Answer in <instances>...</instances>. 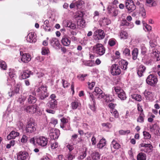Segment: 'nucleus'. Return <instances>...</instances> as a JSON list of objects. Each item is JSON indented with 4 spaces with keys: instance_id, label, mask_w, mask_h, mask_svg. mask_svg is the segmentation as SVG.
<instances>
[{
    "instance_id": "6ab92c4d",
    "label": "nucleus",
    "mask_w": 160,
    "mask_h": 160,
    "mask_svg": "<svg viewBox=\"0 0 160 160\" xmlns=\"http://www.w3.org/2000/svg\"><path fill=\"white\" fill-rule=\"evenodd\" d=\"M38 108V107L37 105H34L27 107L25 110L27 112L34 113L37 111Z\"/></svg>"
},
{
    "instance_id": "e2e57ef3",
    "label": "nucleus",
    "mask_w": 160,
    "mask_h": 160,
    "mask_svg": "<svg viewBox=\"0 0 160 160\" xmlns=\"http://www.w3.org/2000/svg\"><path fill=\"white\" fill-rule=\"evenodd\" d=\"M102 125L108 128H110L111 126V124L109 123H103L102 124Z\"/></svg>"
},
{
    "instance_id": "09e8293b",
    "label": "nucleus",
    "mask_w": 160,
    "mask_h": 160,
    "mask_svg": "<svg viewBox=\"0 0 160 160\" xmlns=\"http://www.w3.org/2000/svg\"><path fill=\"white\" fill-rule=\"evenodd\" d=\"M85 64L87 66L92 67L94 65V61L92 60H89L87 61Z\"/></svg>"
},
{
    "instance_id": "f704fd0d",
    "label": "nucleus",
    "mask_w": 160,
    "mask_h": 160,
    "mask_svg": "<svg viewBox=\"0 0 160 160\" xmlns=\"http://www.w3.org/2000/svg\"><path fill=\"white\" fill-rule=\"evenodd\" d=\"M120 36L121 39H126L128 37V35L126 31H122L120 33Z\"/></svg>"
},
{
    "instance_id": "b1692460",
    "label": "nucleus",
    "mask_w": 160,
    "mask_h": 160,
    "mask_svg": "<svg viewBox=\"0 0 160 160\" xmlns=\"http://www.w3.org/2000/svg\"><path fill=\"white\" fill-rule=\"evenodd\" d=\"M19 133L18 132H15L14 131H12L7 137V138L8 140L12 139H14L16 137L18 136Z\"/></svg>"
},
{
    "instance_id": "0eeeda50",
    "label": "nucleus",
    "mask_w": 160,
    "mask_h": 160,
    "mask_svg": "<svg viewBox=\"0 0 160 160\" xmlns=\"http://www.w3.org/2000/svg\"><path fill=\"white\" fill-rule=\"evenodd\" d=\"M114 90L116 93L118 95V98L121 100H124L126 99V94L121 88L118 87H115Z\"/></svg>"
},
{
    "instance_id": "393cba45",
    "label": "nucleus",
    "mask_w": 160,
    "mask_h": 160,
    "mask_svg": "<svg viewBox=\"0 0 160 160\" xmlns=\"http://www.w3.org/2000/svg\"><path fill=\"white\" fill-rule=\"evenodd\" d=\"M31 72L28 70H24L21 74V78L22 79H26L30 77Z\"/></svg>"
},
{
    "instance_id": "bb28decb",
    "label": "nucleus",
    "mask_w": 160,
    "mask_h": 160,
    "mask_svg": "<svg viewBox=\"0 0 160 160\" xmlns=\"http://www.w3.org/2000/svg\"><path fill=\"white\" fill-rule=\"evenodd\" d=\"M152 56L154 57L155 59L157 61H159L160 60V57L158 53V51L156 49H152Z\"/></svg>"
},
{
    "instance_id": "7c9ffc66",
    "label": "nucleus",
    "mask_w": 160,
    "mask_h": 160,
    "mask_svg": "<svg viewBox=\"0 0 160 160\" xmlns=\"http://www.w3.org/2000/svg\"><path fill=\"white\" fill-rule=\"evenodd\" d=\"M72 108L73 110L76 109L81 105L80 103L78 101H75L71 103Z\"/></svg>"
},
{
    "instance_id": "774afa93",
    "label": "nucleus",
    "mask_w": 160,
    "mask_h": 160,
    "mask_svg": "<svg viewBox=\"0 0 160 160\" xmlns=\"http://www.w3.org/2000/svg\"><path fill=\"white\" fill-rule=\"evenodd\" d=\"M91 141L92 142V145H95L97 142L96 138L94 136L92 137L91 139Z\"/></svg>"
},
{
    "instance_id": "de8ad7c7",
    "label": "nucleus",
    "mask_w": 160,
    "mask_h": 160,
    "mask_svg": "<svg viewBox=\"0 0 160 160\" xmlns=\"http://www.w3.org/2000/svg\"><path fill=\"white\" fill-rule=\"evenodd\" d=\"M28 138L27 136L24 134L22 135V138L21 139V141L23 143H25L28 141Z\"/></svg>"
},
{
    "instance_id": "69168bd1",
    "label": "nucleus",
    "mask_w": 160,
    "mask_h": 160,
    "mask_svg": "<svg viewBox=\"0 0 160 160\" xmlns=\"http://www.w3.org/2000/svg\"><path fill=\"white\" fill-rule=\"evenodd\" d=\"M61 122H62V123L65 124L67 123L68 122V120L67 119L63 118H62L61 119Z\"/></svg>"
},
{
    "instance_id": "bf43d9fd",
    "label": "nucleus",
    "mask_w": 160,
    "mask_h": 160,
    "mask_svg": "<svg viewBox=\"0 0 160 160\" xmlns=\"http://www.w3.org/2000/svg\"><path fill=\"white\" fill-rule=\"evenodd\" d=\"M67 157L68 160H72L75 158V156L70 153L68 154Z\"/></svg>"
},
{
    "instance_id": "4468645a",
    "label": "nucleus",
    "mask_w": 160,
    "mask_h": 160,
    "mask_svg": "<svg viewBox=\"0 0 160 160\" xmlns=\"http://www.w3.org/2000/svg\"><path fill=\"white\" fill-rule=\"evenodd\" d=\"M59 135V132L58 130L52 128L50 130L49 136L51 139H57Z\"/></svg>"
},
{
    "instance_id": "0e129e2a",
    "label": "nucleus",
    "mask_w": 160,
    "mask_h": 160,
    "mask_svg": "<svg viewBox=\"0 0 160 160\" xmlns=\"http://www.w3.org/2000/svg\"><path fill=\"white\" fill-rule=\"evenodd\" d=\"M62 82H63V85L64 88H67V87L69 85V83L67 82V81H65L64 80H62Z\"/></svg>"
},
{
    "instance_id": "4c0bfd02",
    "label": "nucleus",
    "mask_w": 160,
    "mask_h": 160,
    "mask_svg": "<svg viewBox=\"0 0 160 160\" xmlns=\"http://www.w3.org/2000/svg\"><path fill=\"white\" fill-rule=\"evenodd\" d=\"M131 97L132 98L138 102H140L142 100V97L140 95L134 94L131 95Z\"/></svg>"
},
{
    "instance_id": "1a4fd4ad",
    "label": "nucleus",
    "mask_w": 160,
    "mask_h": 160,
    "mask_svg": "<svg viewBox=\"0 0 160 160\" xmlns=\"http://www.w3.org/2000/svg\"><path fill=\"white\" fill-rule=\"evenodd\" d=\"M146 81L148 84L151 86H154L157 83L158 79L153 75L150 74L148 76Z\"/></svg>"
},
{
    "instance_id": "9d476101",
    "label": "nucleus",
    "mask_w": 160,
    "mask_h": 160,
    "mask_svg": "<svg viewBox=\"0 0 160 160\" xmlns=\"http://www.w3.org/2000/svg\"><path fill=\"white\" fill-rule=\"evenodd\" d=\"M121 70L119 66L116 64H113L111 67V72L113 75H118L121 73Z\"/></svg>"
},
{
    "instance_id": "2f4dec72",
    "label": "nucleus",
    "mask_w": 160,
    "mask_h": 160,
    "mask_svg": "<svg viewBox=\"0 0 160 160\" xmlns=\"http://www.w3.org/2000/svg\"><path fill=\"white\" fill-rule=\"evenodd\" d=\"M139 13L143 18H145L146 16V12L143 7V5H140Z\"/></svg>"
},
{
    "instance_id": "a18cd8bd",
    "label": "nucleus",
    "mask_w": 160,
    "mask_h": 160,
    "mask_svg": "<svg viewBox=\"0 0 160 160\" xmlns=\"http://www.w3.org/2000/svg\"><path fill=\"white\" fill-rule=\"evenodd\" d=\"M75 6L77 8H79L84 3V2L81 0H79L75 2Z\"/></svg>"
},
{
    "instance_id": "f8f14e48",
    "label": "nucleus",
    "mask_w": 160,
    "mask_h": 160,
    "mask_svg": "<svg viewBox=\"0 0 160 160\" xmlns=\"http://www.w3.org/2000/svg\"><path fill=\"white\" fill-rule=\"evenodd\" d=\"M20 55L21 56V60L24 63H27L30 61L31 59L30 55L27 53H23L22 52H20Z\"/></svg>"
},
{
    "instance_id": "c9c22d12",
    "label": "nucleus",
    "mask_w": 160,
    "mask_h": 160,
    "mask_svg": "<svg viewBox=\"0 0 160 160\" xmlns=\"http://www.w3.org/2000/svg\"><path fill=\"white\" fill-rule=\"evenodd\" d=\"M37 101L36 98L31 95H30L28 98V102L30 103H35Z\"/></svg>"
},
{
    "instance_id": "7ed1b4c3",
    "label": "nucleus",
    "mask_w": 160,
    "mask_h": 160,
    "mask_svg": "<svg viewBox=\"0 0 160 160\" xmlns=\"http://www.w3.org/2000/svg\"><path fill=\"white\" fill-rule=\"evenodd\" d=\"M36 92L39 93L40 98L42 100L44 99L49 95V93L47 92V87L46 86L42 85L40 87L37 89Z\"/></svg>"
},
{
    "instance_id": "f03ea898",
    "label": "nucleus",
    "mask_w": 160,
    "mask_h": 160,
    "mask_svg": "<svg viewBox=\"0 0 160 160\" xmlns=\"http://www.w3.org/2000/svg\"><path fill=\"white\" fill-rule=\"evenodd\" d=\"M93 93V94L97 96L98 99H100L103 98L106 99V101L107 102L112 101L114 100V99L112 100H108L109 97H107V96L103 92L102 90L98 87L95 88Z\"/></svg>"
},
{
    "instance_id": "8fccbe9b",
    "label": "nucleus",
    "mask_w": 160,
    "mask_h": 160,
    "mask_svg": "<svg viewBox=\"0 0 160 160\" xmlns=\"http://www.w3.org/2000/svg\"><path fill=\"white\" fill-rule=\"evenodd\" d=\"M143 135L146 139H150L151 138V135L148 132L144 131L143 132Z\"/></svg>"
},
{
    "instance_id": "ddd939ff",
    "label": "nucleus",
    "mask_w": 160,
    "mask_h": 160,
    "mask_svg": "<svg viewBox=\"0 0 160 160\" xmlns=\"http://www.w3.org/2000/svg\"><path fill=\"white\" fill-rule=\"evenodd\" d=\"M89 99L91 102H92V104L89 105V108L93 112H94L96 111V102L95 99L94 98L93 95L90 92H88Z\"/></svg>"
},
{
    "instance_id": "603ef678",
    "label": "nucleus",
    "mask_w": 160,
    "mask_h": 160,
    "mask_svg": "<svg viewBox=\"0 0 160 160\" xmlns=\"http://www.w3.org/2000/svg\"><path fill=\"white\" fill-rule=\"evenodd\" d=\"M9 76L12 81L14 82L15 81V79L16 78V75L10 72L9 74Z\"/></svg>"
},
{
    "instance_id": "a211bd4d",
    "label": "nucleus",
    "mask_w": 160,
    "mask_h": 160,
    "mask_svg": "<svg viewBox=\"0 0 160 160\" xmlns=\"http://www.w3.org/2000/svg\"><path fill=\"white\" fill-rule=\"evenodd\" d=\"M63 23L65 27H68L72 29L76 28V24L71 21L65 20L63 22Z\"/></svg>"
},
{
    "instance_id": "3c124183",
    "label": "nucleus",
    "mask_w": 160,
    "mask_h": 160,
    "mask_svg": "<svg viewBox=\"0 0 160 160\" xmlns=\"http://www.w3.org/2000/svg\"><path fill=\"white\" fill-rule=\"evenodd\" d=\"M130 132V131L129 130H121L119 131V134L121 135H124L126 133H129Z\"/></svg>"
},
{
    "instance_id": "6e6552de",
    "label": "nucleus",
    "mask_w": 160,
    "mask_h": 160,
    "mask_svg": "<svg viewBox=\"0 0 160 160\" xmlns=\"http://www.w3.org/2000/svg\"><path fill=\"white\" fill-rule=\"evenodd\" d=\"M36 130L35 124L34 122L29 121L28 122L26 125L25 130L27 133H30L34 132Z\"/></svg>"
},
{
    "instance_id": "412c9836",
    "label": "nucleus",
    "mask_w": 160,
    "mask_h": 160,
    "mask_svg": "<svg viewBox=\"0 0 160 160\" xmlns=\"http://www.w3.org/2000/svg\"><path fill=\"white\" fill-rule=\"evenodd\" d=\"M20 84H18L14 87V89L11 92H8L9 96L10 97H11L14 95L15 94H17L19 93L20 89Z\"/></svg>"
},
{
    "instance_id": "49530a36",
    "label": "nucleus",
    "mask_w": 160,
    "mask_h": 160,
    "mask_svg": "<svg viewBox=\"0 0 160 160\" xmlns=\"http://www.w3.org/2000/svg\"><path fill=\"white\" fill-rule=\"evenodd\" d=\"M144 117L143 114H140L139 116L137 119V121L139 122H142L144 121Z\"/></svg>"
},
{
    "instance_id": "6e6d98bb",
    "label": "nucleus",
    "mask_w": 160,
    "mask_h": 160,
    "mask_svg": "<svg viewBox=\"0 0 160 160\" xmlns=\"http://www.w3.org/2000/svg\"><path fill=\"white\" fill-rule=\"evenodd\" d=\"M50 123L55 126L58 123V120L54 118H52Z\"/></svg>"
},
{
    "instance_id": "f3484780",
    "label": "nucleus",
    "mask_w": 160,
    "mask_h": 160,
    "mask_svg": "<svg viewBox=\"0 0 160 160\" xmlns=\"http://www.w3.org/2000/svg\"><path fill=\"white\" fill-rule=\"evenodd\" d=\"M140 146L141 147L145 148L144 149H142L141 150L146 152H150L153 148L152 146L150 143H141L140 144Z\"/></svg>"
},
{
    "instance_id": "37998d69",
    "label": "nucleus",
    "mask_w": 160,
    "mask_h": 160,
    "mask_svg": "<svg viewBox=\"0 0 160 160\" xmlns=\"http://www.w3.org/2000/svg\"><path fill=\"white\" fill-rule=\"evenodd\" d=\"M123 53L126 56H130V50L128 48H125L123 50Z\"/></svg>"
},
{
    "instance_id": "13d9d810",
    "label": "nucleus",
    "mask_w": 160,
    "mask_h": 160,
    "mask_svg": "<svg viewBox=\"0 0 160 160\" xmlns=\"http://www.w3.org/2000/svg\"><path fill=\"white\" fill-rule=\"evenodd\" d=\"M108 43L111 46H112L115 44V41L113 39H110Z\"/></svg>"
},
{
    "instance_id": "9b49d317",
    "label": "nucleus",
    "mask_w": 160,
    "mask_h": 160,
    "mask_svg": "<svg viewBox=\"0 0 160 160\" xmlns=\"http://www.w3.org/2000/svg\"><path fill=\"white\" fill-rule=\"evenodd\" d=\"M125 7L128 11L132 12L136 9V7L132 0H127L126 2Z\"/></svg>"
},
{
    "instance_id": "79ce46f5",
    "label": "nucleus",
    "mask_w": 160,
    "mask_h": 160,
    "mask_svg": "<svg viewBox=\"0 0 160 160\" xmlns=\"http://www.w3.org/2000/svg\"><path fill=\"white\" fill-rule=\"evenodd\" d=\"M100 155L99 152H95L93 153L92 158L93 160H98L100 158Z\"/></svg>"
},
{
    "instance_id": "aec40b11",
    "label": "nucleus",
    "mask_w": 160,
    "mask_h": 160,
    "mask_svg": "<svg viewBox=\"0 0 160 160\" xmlns=\"http://www.w3.org/2000/svg\"><path fill=\"white\" fill-rule=\"evenodd\" d=\"M51 45L54 48L60 47V44L58 39L56 38H53L50 40Z\"/></svg>"
},
{
    "instance_id": "4be33fe9",
    "label": "nucleus",
    "mask_w": 160,
    "mask_h": 160,
    "mask_svg": "<svg viewBox=\"0 0 160 160\" xmlns=\"http://www.w3.org/2000/svg\"><path fill=\"white\" fill-rule=\"evenodd\" d=\"M111 22V20L108 18H101L99 21V24L101 26L108 25Z\"/></svg>"
},
{
    "instance_id": "c03bdc74",
    "label": "nucleus",
    "mask_w": 160,
    "mask_h": 160,
    "mask_svg": "<svg viewBox=\"0 0 160 160\" xmlns=\"http://www.w3.org/2000/svg\"><path fill=\"white\" fill-rule=\"evenodd\" d=\"M49 52L48 49L47 48L42 47V53L43 55H46Z\"/></svg>"
},
{
    "instance_id": "a878e982",
    "label": "nucleus",
    "mask_w": 160,
    "mask_h": 160,
    "mask_svg": "<svg viewBox=\"0 0 160 160\" xmlns=\"http://www.w3.org/2000/svg\"><path fill=\"white\" fill-rule=\"evenodd\" d=\"M146 69V67L143 65H141L140 66L138 69L137 72V73L139 76L141 77L142 76V73L145 72Z\"/></svg>"
},
{
    "instance_id": "cd10ccee",
    "label": "nucleus",
    "mask_w": 160,
    "mask_h": 160,
    "mask_svg": "<svg viewBox=\"0 0 160 160\" xmlns=\"http://www.w3.org/2000/svg\"><path fill=\"white\" fill-rule=\"evenodd\" d=\"M128 62L126 60H122L120 61V65L121 66V68L123 70H126L127 68V65Z\"/></svg>"
},
{
    "instance_id": "20e7f679",
    "label": "nucleus",
    "mask_w": 160,
    "mask_h": 160,
    "mask_svg": "<svg viewBox=\"0 0 160 160\" xmlns=\"http://www.w3.org/2000/svg\"><path fill=\"white\" fill-rule=\"evenodd\" d=\"M57 104V102L56 100L51 99L48 103V106L49 108L47 109L46 111L49 113H54Z\"/></svg>"
},
{
    "instance_id": "e433bc0d",
    "label": "nucleus",
    "mask_w": 160,
    "mask_h": 160,
    "mask_svg": "<svg viewBox=\"0 0 160 160\" xmlns=\"http://www.w3.org/2000/svg\"><path fill=\"white\" fill-rule=\"evenodd\" d=\"M110 112L115 118H118L119 117V113L116 109H111Z\"/></svg>"
},
{
    "instance_id": "423d86ee",
    "label": "nucleus",
    "mask_w": 160,
    "mask_h": 160,
    "mask_svg": "<svg viewBox=\"0 0 160 160\" xmlns=\"http://www.w3.org/2000/svg\"><path fill=\"white\" fill-rule=\"evenodd\" d=\"M105 36V34L102 29H98L96 30L93 33V38L96 40L103 39Z\"/></svg>"
},
{
    "instance_id": "a19ab883",
    "label": "nucleus",
    "mask_w": 160,
    "mask_h": 160,
    "mask_svg": "<svg viewBox=\"0 0 160 160\" xmlns=\"http://www.w3.org/2000/svg\"><path fill=\"white\" fill-rule=\"evenodd\" d=\"M0 67L3 70H6L7 65L5 62L2 60L0 61Z\"/></svg>"
},
{
    "instance_id": "39448f33",
    "label": "nucleus",
    "mask_w": 160,
    "mask_h": 160,
    "mask_svg": "<svg viewBox=\"0 0 160 160\" xmlns=\"http://www.w3.org/2000/svg\"><path fill=\"white\" fill-rule=\"evenodd\" d=\"M92 50L95 52L99 56L103 55L105 52V49L102 45L101 43H97L92 48Z\"/></svg>"
},
{
    "instance_id": "c85d7f7f",
    "label": "nucleus",
    "mask_w": 160,
    "mask_h": 160,
    "mask_svg": "<svg viewBox=\"0 0 160 160\" xmlns=\"http://www.w3.org/2000/svg\"><path fill=\"white\" fill-rule=\"evenodd\" d=\"M137 158V160H146V155L143 153L140 152L138 154Z\"/></svg>"
},
{
    "instance_id": "052dcab7",
    "label": "nucleus",
    "mask_w": 160,
    "mask_h": 160,
    "mask_svg": "<svg viewBox=\"0 0 160 160\" xmlns=\"http://www.w3.org/2000/svg\"><path fill=\"white\" fill-rule=\"evenodd\" d=\"M116 105V104H114V103L111 102L108 104V106L111 109H115L114 108Z\"/></svg>"
},
{
    "instance_id": "5701e85b",
    "label": "nucleus",
    "mask_w": 160,
    "mask_h": 160,
    "mask_svg": "<svg viewBox=\"0 0 160 160\" xmlns=\"http://www.w3.org/2000/svg\"><path fill=\"white\" fill-rule=\"evenodd\" d=\"M61 42L62 44L65 46H68L71 43L70 40L66 36H64L62 37Z\"/></svg>"
},
{
    "instance_id": "473e14b6",
    "label": "nucleus",
    "mask_w": 160,
    "mask_h": 160,
    "mask_svg": "<svg viewBox=\"0 0 160 160\" xmlns=\"http://www.w3.org/2000/svg\"><path fill=\"white\" fill-rule=\"evenodd\" d=\"M106 145V141L104 139L102 138L100 141L99 143L97 144L98 148H102Z\"/></svg>"
},
{
    "instance_id": "5fc2aeb1",
    "label": "nucleus",
    "mask_w": 160,
    "mask_h": 160,
    "mask_svg": "<svg viewBox=\"0 0 160 160\" xmlns=\"http://www.w3.org/2000/svg\"><path fill=\"white\" fill-rule=\"evenodd\" d=\"M95 82H92L91 83L88 82V86L89 88L90 89H92L95 86Z\"/></svg>"
},
{
    "instance_id": "4d7b16f0",
    "label": "nucleus",
    "mask_w": 160,
    "mask_h": 160,
    "mask_svg": "<svg viewBox=\"0 0 160 160\" xmlns=\"http://www.w3.org/2000/svg\"><path fill=\"white\" fill-rule=\"evenodd\" d=\"M58 146V143L57 142H55L51 144V148L52 149H54L57 148Z\"/></svg>"
},
{
    "instance_id": "2eb2a0df",
    "label": "nucleus",
    "mask_w": 160,
    "mask_h": 160,
    "mask_svg": "<svg viewBox=\"0 0 160 160\" xmlns=\"http://www.w3.org/2000/svg\"><path fill=\"white\" fill-rule=\"evenodd\" d=\"M27 40L30 42H35L37 41L36 35L34 32H30L27 36Z\"/></svg>"
},
{
    "instance_id": "58836bf2",
    "label": "nucleus",
    "mask_w": 160,
    "mask_h": 160,
    "mask_svg": "<svg viewBox=\"0 0 160 160\" xmlns=\"http://www.w3.org/2000/svg\"><path fill=\"white\" fill-rule=\"evenodd\" d=\"M143 94L147 99H149L152 97V92L145 90Z\"/></svg>"
},
{
    "instance_id": "c756f323",
    "label": "nucleus",
    "mask_w": 160,
    "mask_h": 160,
    "mask_svg": "<svg viewBox=\"0 0 160 160\" xmlns=\"http://www.w3.org/2000/svg\"><path fill=\"white\" fill-rule=\"evenodd\" d=\"M111 147V148L112 147L114 149H118L120 148V145L114 139L112 142Z\"/></svg>"
},
{
    "instance_id": "864d4df0",
    "label": "nucleus",
    "mask_w": 160,
    "mask_h": 160,
    "mask_svg": "<svg viewBox=\"0 0 160 160\" xmlns=\"http://www.w3.org/2000/svg\"><path fill=\"white\" fill-rule=\"evenodd\" d=\"M66 147L68 149L69 151L71 152L74 149L73 145L68 144L66 146Z\"/></svg>"
},
{
    "instance_id": "dca6fc26",
    "label": "nucleus",
    "mask_w": 160,
    "mask_h": 160,
    "mask_svg": "<svg viewBox=\"0 0 160 160\" xmlns=\"http://www.w3.org/2000/svg\"><path fill=\"white\" fill-rule=\"evenodd\" d=\"M28 156V153L25 151H20L17 153V158L18 160H25Z\"/></svg>"
},
{
    "instance_id": "ea45409f",
    "label": "nucleus",
    "mask_w": 160,
    "mask_h": 160,
    "mask_svg": "<svg viewBox=\"0 0 160 160\" xmlns=\"http://www.w3.org/2000/svg\"><path fill=\"white\" fill-rule=\"evenodd\" d=\"M77 24L80 27H84L85 25V21L82 18L79 19L77 21Z\"/></svg>"
},
{
    "instance_id": "72a5a7b5",
    "label": "nucleus",
    "mask_w": 160,
    "mask_h": 160,
    "mask_svg": "<svg viewBox=\"0 0 160 160\" xmlns=\"http://www.w3.org/2000/svg\"><path fill=\"white\" fill-rule=\"evenodd\" d=\"M138 53V50L137 48H135L132 51V59L135 60L137 58Z\"/></svg>"
},
{
    "instance_id": "f257e3e1",
    "label": "nucleus",
    "mask_w": 160,
    "mask_h": 160,
    "mask_svg": "<svg viewBox=\"0 0 160 160\" xmlns=\"http://www.w3.org/2000/svg\"><path fill=\"white\" fill-rule=\"evenodd\" d=\"M30 142L34 145L37 144L42 147L46 146L48 142V140L44 137L40 136L38 138L33 137L30 139Z\"/></svg>"
},
{
    "instance_id": "338daca9",
    "label": "nucleus",
    "mask_w": 160,
    "mask_h": 160,
    "mask_svg": "<svg viewBox=\"0 0 160 160\" xmlns=\"http://www.w3.org/2000/svg\"><path fill=\"white\" fill-rule=\"evenodd\" d=\"M150 131L152 132H153L156 129V126L155 124L150 126Z\"/></svg>"
},
{
    "instance_id": "680f3d73",
    "label": "nucleus",
    "mask_w": 160,
    "mask_h": 160,
    "mask_svg": "<svg viewBox=\"0 0 160 160\" xmlns=\"http://www.w3.org/2000/svg\"><path fill=\"white\" fill-rule=\"evenodd\" d=\"M128 22L126 20H123L121 24V25L122 26H127Z\"/></svg>"
}]
</instances>
